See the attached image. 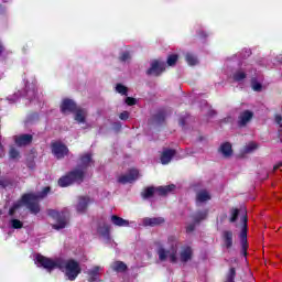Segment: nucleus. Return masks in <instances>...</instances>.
<instances>
[{"mask_svg":"<svg viewBox=\"0 0 282 282\" xmlns=\"http://www.w3.org/2000/svg\"><path fill=\"white\" fill-rule=\"evenodd\" d=\"M223 241H224L226 248H232V231L225 230L223 232Z\"/></svg>","mask_w":282,"mask_h":282,"instance_id":"412c9836","label":"nucleus"},{"mask_svg":"<svg viewBox=\"0 0 282 282\" xmlns=\"http://www.w3.org/2000/svg\"><path fill=\"white\" fill-rule=\"evenodd\" d=\"M98 272H100V267H95L90 272V281H96V278L98 276Z\"/></svg>","mask_w":282,"mask_h":282,"instance_id":"2f4dec72","label":"nucleus"},{"mask_svg":"<svg viewBox=\"0 0 282 282\" xmlns=\"http://www.w3.org/2000/svg\"><path fill=\"white\" fill-rule=\"evenodd\" d=\"M89 204H91V199L89 197H79V200L77 204V213H85Z\"/></svg>","mask_w":282,"mask_h":282,"instance_id":"a211bd4d","label":"nucleus"},{"mask_svg":"<svg viewBox=\"0 0 282 282\" xmlns=\"http://www.w3.org/2000/svg\"><path fill=\"white\" fill-rule=\"evenodd\" d=\"M247 55L250 56V52H247Z\"/></svg>","mask_w":282,"mask_h":282,"instance_id":"37998d69","label":"nucleus"},{"mask_svg":"<svg viewBox=\"0 0 282 282\" xmlns=\"http://www.w3.org/2000/svg\"><path fill=\"white\" fill-rule=\"evenodd\" d=\"M17 98H19V96L13 95V98L12 97H8V100H9V102H17Z\"/></svg>","mask_w":282,"mask_h":282,"instance_id":"a19ab883","label":"nucleus"},{"mask_svg":"<svg viewBox=\"0 0 282 282\" xmlns=\"http://www.w3.org/2000/svg\"><path fill=\"white\" fill-rule=\"evenodd\" d=\"M164 115H163V112H160L159 115H156L155 117H154V120H155V122H164Z\"/></svg>","mask_w":282,"mask_h":282,"instance_id":"e433bc0d","label":"nucleus"},{"mask_svg":"<svg viewBox=\"0 0 282 282\" xmlns=\"http://www.w3.org/2000/svg\"><path fill=\"white\" fill-rule=\"evenodd\" d=\"M120 120H129V112L123 111L119 115Z\"/></svg>","mask_w":282,"mask_h":282,"instance_id":"4c0bfd02","label":"nucleus"},{"mask_svg":"<svg viewBox=\"0 0 282 282\" xmlns=\"http://www.w3.org/2000/svg\"><path fill=\"white\" fill-rule=\"evenodd\" d=\"M241 221H242V230L240 232V238L242 241V249L246 252L247 248H248V217L246 216V212H242V216H241Z\"/></svg>","mask_w":282,"mask_h":282,"instance_id":"9d476101","label":"nucleus"},{"mask_svg":"<svg viewBox=\"0 0 282 282\" xmlns=\"http://www.w3.org/2000/svg\"><path fill=\"white\" fill-rule=\"evenodd\" d=\"M162 224H164V218H162V217L144 218L143 219L144 226H160Z\"/></svg>","mask_w":282,"mask_h":282,"instance_id":"6ab92c4d","label":"nucleus"},{"mask_svg":"<svg viewBox=\"0 0 282 282\" xmlns=\"http://www.w3.org/2000/svg\"><path fill=\"white\" fill-rule=\"evenodd\" d=\"M169 250L159 248L158 256L160 261H169L170 263H188L193 259V248L191 246H183L180 249V240L171 236L167 239ZM177 250H180L177 256Z\"/></svg>","mask_w":282,"mask_h":282,"instance_id":"f03ea898","label":"nucleus"},{"mask_svg":"<svg viewBox=\"0 0 282 282\" xmlns=\"http://www.w3.org/2000/svg\"><path fill=\"white\" fill-rule=\"evenodd\" d=\"M35 263L37 265H41L48 272H52V270L58 268V270H62V272H64L68 281H76V279H78V274L83 272V268H80V262L74 259L63 260L61 258H57L53 260L37 254L35 258Z\"/></svg>","mask_w":282,"mask_h":282,"instance_id":"f257e3e1","label":"nucleus"},{"mask_svg":"<svg viewBox=\"0 0 282 282\" xmlns=\"http://www.w3.org/2000/svg\"><path fill=\"white\" fill-rule=\"evenodd\" d=\"M210 193L206 189H200L196 194V204H206V202H210Z\"/></svg>","mask_w":282,"mask_h":282,"instance_id":"4468645a","label":"nucleus"},{"mask_svg":"<svg viewBox=\"0 0 282 282\" xmlns=\"http://www.w3.org/2000/svg\"><path fill=\"white\" fill-rule=\"evenodd\" d=\"M88 166H94V160L91 159L90 153L84 154L79 160L77 169L69 172L66 176L61 177L58 180V185L62 186V188H65L74 183L80 184L85 177V170L88 169Z\"/></svg>","mask_w":282,"mask_h":282,"instance_id":"7ed1b4c3","label":"nucleus"},{"mask_svg":"<svg viewBox=\"0 0 282 282\" xmlns=\"http://www.w3.org/2000/svg\"><path fill=\"white\" fill-rule=\"evenodd\" d=\"M50 187H44L42 192L37 194H24L22 198L13 204V206L9 209V215L12 217L21 206H26L29 210L33 215H39L41 212V207L39 206V199H43L47 197V194L50 193Z\"/></svg>","mask_w":282,"mask_h":282,"instance_id":"20e7f679","label":"nucleus"},{"mask_svg":"<svg viewBox=\"0 0 282 282\" xmlns=\"http://www.w3.org/2000/svg\"><path fill=\"white\" fill-rule=\"evenodd\" d=\"M279 169H282V161L273 166V171H279Z\"/></svg>","mask_w":282,"mask_h":282,"instance_id":"79ce46f5","label":"nucleus"},{"mask_svg":"<svg viewBox=\"0 0 282 282\" xmlns=\"http://www.w3.org/2000/svg\"><path fill=\"white\" fill-rule=\"evenodd\" d=\"M0 144H1V135H0Z\"/></svg>","mask_w":282,"mask_h":282,"instance_id":"c03bdc74","label":"nucleus"},{"mask_svg":"<svg viewBox=\"0 0 282 282\" xmlns=\"http://www.w3.org/2000/svg\"><path fill=\"white\" fill-rule=\"evenodd\" d=\"M10 225H11V228H14L15 230L23 228V221L19 219H11Z\"/></svg>","mask_w":282,"mask_h":282,"instance_id":"bb28decb","label":"nucleus"},{"mask_svg":"<svg viewBox=\"0 0 282 282\" xmlns=\"http://www.w3.org/2000/svg\"><path fill=\"white\" fill-rule=\"evenodd\" d=\"M237 217H239V209H232L230 218L231 224H234V221H237Z\"/></svg>","mask_w":282,"mask_h":282,"instance_id":"72a5a7b5","label":"nucleus"},{"mask_svg":"<svg viewBox=\"0 0 282 282\" xmlns=\"http://www.w3.org/2000/svg\"><path fill=\"white\" fill-rule=\"evenodd\" d=\"M175 156V150L164 149L161 154V164H169Z\"/></svg>","mask_w":282,"mask_h":282,"instance_id":"2eb2a0df","label":"nucleus"},{"mask_svg":"<svg viewBox=\"0 0 282 282\" xmlns=\"http://www.w3.org/2000/svg\"><path fill=\"white\" fill-rule=\"evenodd\" d=\"M111 224L113 226H118L119 228H127L129 227V220L121 218L120 216L112 215L110 217Z\"/></svg>","mask_w":282,"mask_h":282,"instance_id":"dca6fc26","label":"nucleus"},{"mask_svg":"<svg viewBox=\"0 0 282 282\" xmlns=\"http://www.w3.org/2000/svg\"><path fill=\"white\" fill-rule=\"evenodd\" d=\"M137 100L133 97H127L126 98V105H129V107H133L135 105Z\"/></svg>","mask_w":282,"mask_h":282,"instance_id":"f704fd0d","label":"nucleus"},{"mask_svg":"<svg viewBox=\"0 0 282 282\" xmlns=\"http://www.w3.org/2000/svg\"><path fill=\"white\" fill-rule=\"evenodd\" d=\"M76 109V102H74L72 99H64L61 105L62 113H74Z\"/></svg>","mask_w":282,"mask_h":282,"instance_id":"f8f14e48","label":"nucleus"},{"mask_svg":"<svg viewBox=\"0 0 282 282\" xmlns=\"http://www.w3.org/2000/svg\"><path fill=\"white\" fill-rule=\"evenodd\" d=\"M173 191H175V185L173 184L167 186L148 187L142 193V196L144 199H149V197H153L155 193H158V195L164 196V195H169V193H173Z\"/></svg>","mask_w":282,"mask_h":282,"instance_id":"423d86ee","label":"nucleus"},{"mask_svg":"<svg viewBox=\"0 0 282 282\" xmlns=\"http://www.w3.org/2000/svg\"><path fill=\"white\" fill-rule=\"evenodd\" d=\"M166 69V64L160 61H152L150 69H148V76H160L162 72Z\"/></svg>","mask_w":282,"mask_h":282,"instance_id":"6e6552de","label":"nucleus"},{"mask_svg":"<svg viewBox=\"0 0 282 282\" xmlns=\"http://www.w3.org/2000/svg\"><path fill=\"white\" fill-rule=\"evenodd\" d=\"M246 78V73L243 70H238L234 74V80L241 83Z\"/></svg>","mask_w":282,"mask_h":282,"instance_id":"a878e982","label":"nucleus"},{"mask_svg":"<svg viewBox=\"0 0 282 282\" xmlns=\"http://www.w3.org/2000/svg\"><path fill=\"white\" fill-rule=\"evenodd\" d=\"M32 142V134H22L19 137H15V144L18 147H25Z\"/></svg>","mask_w":282,"mask_h":282,"instance_id":"f3484780","label":"nucleus"},{"mask_svg":"<svg viewBox=\"0 0 282 282\" xmlns=\"http://www.w3.org/2000/svg\"><path fill=\"white\" fill-rule=\"evenodd\" d=\"M116 91H117L118 94H121V96H127V87L123 86L122 84H118V85L116 86Z\"/></svg>","mask_w":282,"mask_h":282,"instance_id":"c756f323","label":"nucleus"},{"mask_svg":"<svg viewBox=\"0 0 282 282\" xmlns=\"http://www.w3.org/2000/svg\"><path fill=\"white\" fill-rule=\"evenodd\" d=\"M275 122L279 124V127H282V117L280 115L275 116Z\"/></svg>","mask_w":282,"mask_h":282,"instance_id":"ea45409f","label":"nucleus"},{"mask_svg":"<svg viewBox=\"0 0 282 282\" xmlns=\"http://www.w3.org/2000/svg\"><path fill=\"white\" fill-rule=\"evenodd\" d=\"M208 217V210L198 212L194 215V224H189L186 227L187 232H193L195 230V224H199V221H204Z\"/></svg>","mask_w":282,"mask_h":282,"instance_id":"9b49d317","label":"nucleus"},{"mask_svg":"<svg viewBox=\"0 0 282 282\" xmlns=\"http://www.w3.org/2000/svg\"><path fill=\"white\" fill-rule=\"evenodd\" d=\"M252 89L253 91H261V84L252 83Z\"/></svg>","mask_w":282,"mask_h":282,"instance_id":"58836bf2","label":"nucleus"},{"mask_svg":"<svg viewBox=\"0 0 282 282\" xmlns=\"http://www.w3.org/2000/svg\"><path fill=\"white\" fill-rule=\"evenodd\" d=\"M186 62L188 63V65H197V57H195V55L187 53L186 54Z\"/></svg>","mask_w":282,"mask_h":282,"instance_id":"cd10ccee","label":"nucleus"},{"mask_svg":"<svg viewBox=\"0 0 282 282\" xmlns=\"http://www.w3.org/2000/svg\"><path fill=\"white\" fill-rule=\"evenodd\" d=\"M259 145L254 142H250L243 148V153H252L253 151H257Z\"/></svg>","mask_w":282,"mask_h":282,"instance_id":"393cba45","label":"nucleus"},{"mask_svg":"<svg viewBox=\"0 0 282 282\" xmlns=\"http://www.w3.org/2000/svg\"><path fill=\"white\" fill-rule=\"evenodd\" d=\"M111 269L115 272H124V270H127V264L122 261H116L111 264Z\"/></svg>","mask_w":282,"mask_h":282,"instance_id":"b1692460","label":"nucleus"},{"mask_svg":"<svg viewBox=\"0 0 282 282\" xmlns=\"http://www.w3.org/2000/svg\"><path fill=\"white\" fill-rule=\"evenodd\" d=\"M129 58H131V55L128 52L122 53L120 56V61H122L123 63H127Z\"/></svg>","mask_w":282,"mask_h":282,"instance_id":"c9c22d12","label":"nucleus"},{"mask_svg":"<svg viewBox=\"0 0 282 282\" xmlns=\"http://www.w3.org/2000/svg\"><path fill=\"white\" fill-rule=\"evenodd\" d=\"M48 215L50 217H53V219H56V224L53 225L55 230H63V228H66L69 224V212L67 209L62 212L50 209Z\"/></svg>","mask_w":282,"mask_h":282,"instance_id":"39448f33","label":"nucleus"},{"mask_svg":"<svg viewBox=\"0 0 282 282\" xmlns=\"http://www.w3.org/2000/svg\"><path fill=\"white\" fill-rule=\"evenodd\" d=\"M176 63H177V55L176 54L170 55L167 57V65L170 67H173V65H175Z\"/></svg>","mask_w":282,"mask_h":282,"instance_id":"7c9ffc66","label":"nucleus"},{"mask_svg":"<svg viewBox=\"0 0 282 282\" xmlns=\"http://www.w3.org/2000/svg\"><path fill=\"white\" fill-rule=\"evenodd\" d=\"M109 230H111V227L109 225H104L98 229L99 235H101L105 241H111V236H109Z\"/></svg>","mask_w":282,"mask_h":282,"instance_id":"aec40b11","label":"nucleus"},{"mask_svg":"<svg viewBox=\"0 0 282 282\" xmlns=\"http://www.w3.org/2000/svg\"><path fill=\"white\" fill-rule=\"evenodd\" d=\"M52 153L54 158L57 160H63L67 153H69V149H67V145L63 144L59 141L53 142L51 144Z\"/></svg>","mask_w":282,"mask_h":282,"instance_id":"0eeeda50","label":"nucleus"},{"mask_svg":"<svg viewBox=\"0 0 282 282\" xmlns=\"http://www.w3.org/2000/svg\"><path fill=\"white\" fill-rule=\"evenodd\" d=\"M140 177V172L138 170L132 169L127 174H123L118 177L119 184H132V182H135Z\"/></svg>","mask_w":282,"mask_h":282,"instance_id":"1a4fd4ad","label":"nucleus"},{"mask_svg":"<svg viewBox=\"0 0 282 282\" xmlns=\"http://www.w3.org/2000/svg\"><path fill=\"white\" fill-rule=\"evenodd\" d=\"M220 153L224 158H230L232 155V145L229 142L221 144Z\"/></svg>","mask_w":282,"mask_h":282,"instance_id":"4be33fe9","label":"nucleus"},{"mask_svg":"<svg viewBox=\"0 0 282 282\" xmlns=\"http://www.w3.org/2000/svg\"><path fill=\"white\" fill-rule=\"evenodd\" d=\"M85 118H87V110L77 108L75 110V120L77 122H85Z\"/></svg>","mask_w":282,"mask_h":282,"instance_id":"5701e85b","label":"nucleus"},{"mask_svg":"<svg viewBox=\"0 0 282 282\" xmlns=\"http://www.w3.org/2000/svg\"><path fill=\"white\" fill-rule=\"evenodd\" d=\"M9 155L11 160H17V158H19V150L11 148L9 151Z\"/></svg>","mask_w":282,"mask_h":282,"instance_id":"473e14b6","label":"nucleus"},{"mask_svg":"<svg viewBox=\"0 0 282 282\" xmlns=\"http://www.w3.org/2000/svg\"><path fill=\"white\" fill-rule=\"evenodd\" d=\"M235 276H237V271L235 268H231L229 270V273L227 274V281L226 282H235Z\"/></svg>","mask_w":282,"mask_h":282,"instance_id":"c85d7f7f","label":"nucleus"},{"mask_svg":"<svg viewBox=\"0 0 282 282\" xmlns=\"http://www.w3.org/2000/svg\"><path fill=\"white\" fill-rule=\"evenodd\" d=\"M254 113L250 110H245L240 113L238 118L239 127H246L248 122H250L253 118Z\"/></svg>","mask_w":282,"mask_h":282,"instance_id":"ddd939ff","label":"nucleus"}]
</instances>
